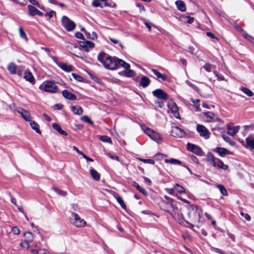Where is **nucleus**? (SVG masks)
Here are the masks:
<instances>
[{
    "instance_id": "e2e57ef3",
    "label": "nucleus",
    "mask_w": 254,
    "mask_h": 254,
    "mask_svg": "<svg viewBox=\"0 0 254 254\" xmlns=\"http://www.w3.org/2000/svg\"><path fill=\"white\" fill-rule=\"evenodd\" d=\"M206 35L208 37L211 38V39L218 40V39L216 37V36L211 32H207Z\"/></svg>"
},
{
    "instance_id": "412c9836",
    "label": "nucleus",
    "mask_w": 254,
    "mask_h": 254,
    "mask_svg": "<svg viewBox=\"0 0 254 254\" xmlns=\"http://www.w3.org/2000/svg\"><path fill=\"white\" fill-rule=\"evenodd\" d=\"M124 68L125 69V70L123 72L121 73L122 75H125L127 77H132L134 76V75H135V72L132 70L129 69V64L127 68Z\"/></svg>"
},
{
    "instance_id": "5701e85b",
    "label": "nucleus",
    "mask_w": 254,
    "mask_h": 254,
    "mask_svg": "<svg viewBox=\"0 0 254 254\" xmlns=\"http://www.w3.org/2000/svg\"><path fill=\"white\" fill-rule=\"evenodd\" d=\"M150 82L151 81L148 77L143 76L142 77L140 80L139 85L142 87L145 88L150 84Z\"/></svg>"
},
{
    "instance_id": "774afa93",
    "label": "nucleus",
    "mask_w": 254,
    "mask_h": 254,
    "mask_svg": "<svg viewBox=\"0 0 254 254\" xmlns=\"http://www.w3.org/2000/svg\"><path fill=\"white\" fill-rule=\"evenodd\" d=\"M143 179L145 183L149 185H151L152 182L151 181L149 178L146 177H143Z\"/></svg>"
},
{
    "instance_id": "9b49d317",
    "label": "nucleus",
    "mask_w": 254,
    "mask_h": 254,
    "mask_svg": "<svg viewBox=\"0 0 254 254\" xmlns=\"http://www.w3.org/2000/svg\"><path fill=\"white\" fill-rule=\"evenodd\" d=\"M153 95L159 99L166 100L168 98L167 94L161 89H157L152 92Z\"/></svg>"
},
{
    "instance_id": "c85d7f7f",
    "label": "nucleus",
    "mask_w": 254,
    "mask_h": 254,
    "mask_svg": "<svg viewBox=\"0 0 254 254\" xmlns=\"http://www.w3.org/2000/svg\"><path fill=\"white\" fill-rule=\"evenodd\" d=\"M151 71L158 78H161L163 81H165L167 79V75L166 74H162L155 69H152Z\"/></svg>"
},
{
    "instance_id": "680f3d73",
    "label": "nucleus",
    "mask_w": 254,
    "mask_h": 254,
    "mask_svg": "<svg viewBox=\"0 0 254 254\" xmlns=\"http://www.w3.org/2000/svg\"><path fill=\"white\" fill-rule=\"evenodd\" d=\"M166 190L167 191V192H168L169 194H172V195H173L175 191L174 187L173 188L166 189Z\"/></svg>"
},
{
    "instance_id": "37998d69",
    "label": "nucleus",
    "mask_w": 254,
    "mask_h": 254,
    "mask_svg": "<svg viewBox=\"0 0 254 254\" xmlns=\"http://www.w3.org/2000/svg\"><path fill=\"white\" fill-rule=\"evenodd\" d=\"M100 140L104 142H108L110 144L112 143L111 138L106 135H102L100 136Z\"/></svg>"
},
{
    "instance_id": "4d7b16f0",
    "label": "nucleus",
    "mask_w": 254,
    "mask_h": 254,
    "mask_svg": "<svg viewBox=\"0 0 254 254\" xmlns=\"http://www.w3.org/2000/svg\"><path fill=\"white\" fill-rule=\"evenodd\" d=\"M139 160V161L146 163H149L152 164L154 163V161L151 159H143L140 158Z\"/></svg>"
},
{
    "instance_id": "a211bd4d",
    "label": "nucleus",
    "mask_w": 254,
    "mask_h": 254,
    "mask_svg": "<svg viewBox=\"0 0 254 254\" xmlns=\"http://www.w3.org/2000/svg\"><path fill=\"white\" fill-rule=\"evenodd\" d=\"M23 78L24 79L32 84L35 83V78L32 73L29 70H26L24 72Z\"/></svg>"
},
{
    "instance_id": "72a5a7b5",
    "label": "nucleus",
    "mask_w": 254,
    "mask_h": 254,
    "mask_svg": "<svg viewBox=\"0 0 254 254\" xmlns=\"http://www.w3.org/2000/svg\"><path fill=\"white\" fill-rule=\"evenodd\" d=\"M90 174L92 177L96 181H99L100 178V174L94 169L90 170Z\"/></svg>"
},
{
    "instance_id": "f704fd0d",
    "label": "nucleus",
    "mask_w": 254,
    "mask_h": 254,
    "mask_svg": "<svg viewBox=\"0 0 254 254\" xmlns=\"http://www.w3.org/2000/svg\"><path fill=\"white\" fill-rule=\"evenodd\" d=\"M107 56L104 52H100L97 57L98 60L104 64V63L106 61V58H107Z\"/></svg>"
},
{
    "instance_id": "de8ad7c7",
    "label": "nucleus",
    "mask_w": 254,
    "mask_h": 254,
    "mask_svg": "<svg viewBox=\"0 0 254 254\" xmlns=\"http://www.w3.org/2000/svg\"><path fill=\"white\" fill-rule=\"evenodd\" d=\"M19 35L21 38L27 39L26 35L22 27L19 28Z\"/></svg>"
},
{
    "instance_id": "2f4dec72",
    "label": "nucleus",
    "mask_w": 254,
    "mask_h": 254,
    "mask_svg": "<svg viewBox=\"0 0 254 254\" xmlns=\"http://www.w3.org/2000/svg\"><path fill=\"white\" fill-rule=\"evenodd\" d=\"M71 111L74 114L79 115H81L83 113L82 109L79 106H75L72 107Z\"/></svg>"
},
{
    "instance_id": "f3484780",
    "label": "nucleus",
    "mask_w": 254,
    "mask_h": 254,
    "mask_svg": "<svg viewBox=\"0 0 254 254\" xmlns=\"http://www.w3.org/2000/svg\"><path fill=\"white\" fill-rule=\"evenodd\" d=\"M95 45L94 44L89 41H85L83 42H80V46L85 49L86 52H88L89 49H92L94 48Z\"/></svg>"
},
{
    "instance_id": "cd10ccee",
    "label": "nucleus",
    "mask_w": 254,
    "mask_h": 254,
    "mask_svg": "<svg viewBox=\"0 0 254 254\" xmlns=\"http://www.w3.org/2000/svg\"><path fill=\"white\" fill-rule=\"evenodd\" d=\"M52 127L54 129L56 130L59 133L63 135H67V133L65 131L63 130L60 126L57 123H53L52 125Z\"/></svg>"
},
{
    "instance_id": "dca6fc26",
    "label": "nucleus",
    "mask_w": 254,
    "mask_h": 254,
    "mask_svg": "<svg viewBox=\"0 0 254 254\" xmlns=\"http://www.w3.org/2000/svg\"><path fill=\"white\" fill-rule=\"evenodd\" d=\"M227 133L229 135L234 136L238 132L240 129V126H231L230 125H227Z\"/></svg>"
},
{
    "instance_id": "052dcab7",
    "label": "nucleus",
    "mask_w": 254,
    "mask_h": 254,
    "mask_svg": "<svg viewBox=\"0 0 254 254\" xmlns=\"http://www.w3.org/2000/svg\"><path fill=\"white\" fill-rule=\"evenodd\" d=\"M56 13L54 11H51L49 12L46 13L45 14V16H48L49 18H52L54 14H55Z\"/></svg>"
},
{
    "instance_id": "4468645a",
    "label": "nucleus",
    "mask_w": 254,
    "mask_h": 254,
    "mask_svg": "<svg viewBox=\"0 0 254 254\" xmlns=\"http://www.w3.org/2000/svg\"><path fill=\"white\" fill-rule=\"evenodd\" d=\"M207 161L209 162L213 167H216L219 159L215 158L210 152H208L206 155Z\"/></svg>"
},
{
    "instance_id": "c756f323",
    "label": "nucleus",
    "mask_w": 254,
    "mask_h": 254,
    "mask_svg": "<svg viewBox=\"0 0 254 254\" xmlns=\"http://www.w3.org/2000/svg\"><path fill=\"white\" fill-rule=\"evenodd\" d=\"M82 31H84L87 38L94 40L97 38V35L95 32L92 31L91 33L87 32L83 28L81 29Z\"/></svg>"
},
{
    "instance_id": "f03ea898",
    "label": "nucleus",
    "mask_w": 254,
    "mask_h": 254,
    "mask_svg": "<svg viewBox=\"0 0 254 254\" xmlns=\"http://www.w3.org/2000/svg\"><path fill=\"white\" fill-rule=\"evenodd\" d=\"M104 66L107 69L115 70L119 68L120 66L127 68L129 64L124 61L119 59L116 57H111L110 56L106 58V61L104 63Z\"/></svg>"
},
{
    "instance_id": "aec40b11",
    "label": "nucleus",
    "mask_w": 254,
    "mask_h": 254,
    "mask_svg": "<svg viewBox=\"0 0 254 254\" xmlns=\"http://www.w3.org/2000/svg\"><path fill=\"white\" fill-rule=\"evenodd\" d=\"M62 95L65 98L69 100H75L76 99V97L74 94L66 90L63 91Z\"/></svg>"
},
{
    "instance_id": "ea45409f",
    "label": "nucleus",
    "mask_w": 254,
    "mask_h": 254,
    "mask_svg": "<svg viewBox=\"0 0 254 254\" xmlns=\"http://www.w3.org/2000/svg\"><path fill=\"white\" fill-rule=\"evenodd\" d=\"M221 135L223 139L227 142H228L231 145H234L235 142L234 141L231 140L230 138L226 136L224 132H221Z\"/></svg>"
},
{
    "instance_id": "6ab92c4d",
    "label": "nucleus",
    "mask_w": 254,
    "mask_h": 254,
    "mask_svg": "<svg viewBox=\"0 0 254 254\" xmlns=\"http://www.w3.org/2000/svg\"><path fill=\"white\" fill-rule=\"evenodd\" d=\"M234 26L237 28L238 30L240 31L241 34L243 37L254 44V39L251 36L246 33L245 31L242 30L237 24H235Z\"/></svg>"
},
{
    "instance_id": "3c124183",
    "label": "nucleus",
    "mask_w": 254,
    "mask_h": 254,
    "mask_svg": "<svg viewBox=\"0 0 254 254\" xmlns=\"http://www.w3.org/2000/svg\"><path fill=\"white\" fill-rule=\"evenodd\" d=\"M72 76L76 80L78 81H83V78L81 77L80 76L77 75L76 74L74 73H72L71 74Z\"/></svg>"
},
{
    "instance_id": "8fccbe9b",
    "label": "nucleus",
    "mask_w": 254,
    "mask_h": 254,
    "mask_svg": "<svg viewBox=\"0 0 254 254\" xmlns=\"http://www.w3.org/2000/svg\"><path fill=\"white\" fill-rule=\"evenodd\" d=\"M81 120L85 122H86V123H88L90 124H93V122L92 121L86 116H82L81 118Z\"/></svg>"
},
{
    "instance_id": "ddd939ff",
    "label": "nucleus",
    "mask_w": 254,
    "mask_h": 254,
    "mask_svg": "<svg viewBox=\"0 0 254 254\" xmlns=\"http://www.w3.org/2000/svg\"><path fill=\"white\" fill-rule=\"evenodd\" d=\"M16 112L19 113L22 118L26 121H30L31 119V116L30 115V113L22 108H20L19 110H17Z\"/></svg>"
},
{
    "instance_id": "a878e982",
    "label": "nucleus",
    "mask_w": 254,
    "mask_h": 254,
    "mask_svg": "<svg viewBox=\"0 0 254 254\" xmlns=\"http://www.w3.org/2000/svg\"><path fill=\"white\" fill-rule=\"evenodd\" d=\"M175 3L177 7V8L179 10L182 12H184L186 10V4L184 1L178 0L176 1Z\"/></svg>"
},
{
    "instance_id": "338daca9",
    "label": "nucleus",
    "mask_w": 254,
    "mask_h": 254,
    "mask_svg": "<svg viewBox=\"0 0 254 254\" xmlns=\"http://www.w3.org/2000/svg\"><path fill=\"white\" fill-rule=\"evenodd\" d=\"M83 158H84L85 159H86L87 161H90V162H93V160L87 156H86L85 154H84L83 153H82V154L81 155Z\"/></svg>"
},
{
    "instance_id": "2eb2a0df",
    "label": "nucleus",
    "mask_w": 254,
    "mask_h": 254,
    "mask_svg": "<svg viewBox=\"0 0 254 254\" xmlns=\"http://www.w3.org/2000/svg\"><path fill=\"white\" fill-rule=\"evenodd\" d=\"M168 107L171 110L172 113L176 118H179L178 107L175 103L173 102H169L168 104Z\"/></svg>"
},
{
    "instance_id": "79ce46f5",
    "label": "nucleus",
    "mask_w": 254,
    "mask_h": 254,
    "mask_svg": "<svg viewBox=\"0 0 254 254\" xmlns=\"http://www.w3.org/2000/svg\"><path fill=\"white\" fill-rule=\"evenodd\" d=\"M217 188L219 190L221 194L223 195L227 196L228 194L227 190L225 189L224 186L221 185H217Z\"/></svg>"
},
{
    "instance_id": "6e6552de",
    "label": "nucleus",
    "mask_w": 254,
    "mask_h": 254,
    "mask_svg": "<svg viewBox=\"0 0 254 254\" xmlns=\"http://www.w3.org/2000/svg\"><path fill=\"white\" fill-rule=\"evenodd\" d=\"M7 69L11 74H17L20 77L22 75V69H20V67H17V65L13 63H10L8 64Z\"/></svg>"
},
{
    "instance_id": "a18cd8bd",
    "label": "nucleus",
    "mask_w": 254,
    "mask_h": 254,
    "mask_svg": "<svg viewBox=\"0 0 254 254\" xmlns=\"http://www.w3.org/2000/svg\"><path fill=\"white\" fill-rule=\"evenodd\" d=\"M219 169H222L223 170H226L228 168V166L226 165H225L223 162L220 160H219L218 163H217V167Z\"/></svg>"
},
{
    "instance_id": "c9c22d12",
    "label": "nucleus",
    "mask_w": 254,
    "mask_h": 254,
    "mask_svg": "<svg viewBox=\"0 0 254 254\" xmlns=\"http://www.w3.org/2000/svg\"><path fill=\"white\" fill-rule=\"evenodd\" d=\"M30 125L34 130L38 133H41V131L39 129V125L35 121H31Z\"/></svg>"
},
{
    "instance_id": "49530a36",
    "label": "nucleus",
    "mask_w": 254,
    "mask_h": 254,
    "mask_svg": "<svg viewBox=\"0 0 254 254\" xmlns=\"http://www.w3.org/2000/svg\"><path fill=\"white\" fill-rule=\"evenodd\" d=\"M105 154L107 156H109L111 159L116 160L117 161H120L119 157L118 156L116 155H113V154H111L110 153H108V152H105Z\"/></svg>"
},
{
    "instance_id": "7c9ffc66",
    "label": "nucleus",
    "mask_w": 254,
    "mask_h": 254,
    "mask_svg": "<svg viewBox=\"0 0 254 254\" xmlns=\"http://www.w3.org/2000/svg\"><path fill=\"white\" fill-rule=\"evenodd\" d=\"M28 9V14L31 16H34L37 14L38 9L32 5L27 6Z\"/></svg>"
},
{
    "instance_id": "69168bd1",
    "label": "nucleus",
    "mask_w": 254,
    "mask_h": 254,
    "mask_svg": "<svg viewBox=\"0 0 254 254\" xmlns=\"http://www.w3.org/2000/svg\"><path fill=\"white\" fill-rule=\"evenodd\" d=\"M186 18L187 19L186 20L189 23H191L194 21V18L193 17H191L190 16H187L186 17Z\"/></svg>"
},
{
    "instance_id": "0e129e2a",
    "label": "nucleus",
    "mask_w": 254,
    "mask_h": 254,
    "mask_svg": "<svg viewBox=\"0 0 254 254\" xmlns=\"http://www.w3.org/2000/svg\"><path fill=\"white\" fill-rule=\"evenodd\" d=\"M75 37L79 39H82L84 38L83 35L80 32H76L75 33Z\"/></svg>"
},
{
    "instance_id": "7ed1b4c3",
    "label": "nucleus",
    "mask_w": 254,
    "mask_h": 254,
    "mask_svg": "<svg viewBox=\"0 0 254 254\" xmlns=\"http://www.w3.org/2000/svg\"><path fill=\"white\" fill-rule=\"evenodd\" d=\"M39 89L47 92L55 93L58 92V87L54 82L47 81L40 85Z\"/></svg>"
},
{
    "instance_id": "20e7f679",
    "label": "nucleus",
    "mask_w": 254,
    "mask_h": 254,
    "mask_svg": "<svg viewBox=\"0 0 254 254\" xmlns=\"http://www.w3.org/2000/svg\"><path fill=\"white\" fill-rule=\"evenodd\" d=\"M142 129L144 131V132L152 140H154L155 141L160 143L161 140V137L159 133L155 132L152 129H151L150 128L144 127H142Z\"/></svg>"
},
{
    "instance_id": "f8f14e48",
    "label": "nucleus",
    "mask_w": 254,
    "mask_h": 254,
    "mask_svg": "<svg viewBox=\"0 0 254 254\" xmlns=\"http://www.w3.org/2000/svg\"><path fill=\"white\" fill-rule=\"evenodd\" d=\"M171 134L176 137H182L185 135L184 130L179 127H172Z\"/></svg>"
},
{
    "instance_id": "58836bf2",
    "label": "nucleus",
    "mask_w": 254,
    "mask_h": 254,
    "mask_svg": "<svg viewBox=\"0 0 254 254\" xmlns=\"http://www.w3.org/2000/svg\"><path fill=\"white\" fill-rule=\"evenodd\" d=\"M24 236L25 238V241L28 242H31L33 240V236L32 233L27 232L24 233Z\"/></svg>"
},
{
    "instance_id": "bb28decb",
    "label": "nucleus",
    "mask_w": 254,
    "mask_h": 254,
    "mask_svg": "<svg viewBox=\"0 0 254 254\" xmlns=\"http://www.w3.org/2000/svg\"><path fill=\"white\" fill-rule=\"evenodd\" d=\"M58 65L61 68L66 72H70L73 70V67L71 65L67 64L65 63H62L58 64Z\"/></svg>"
},
{
    "instance_id": "e433bc0d",
    "label": "nucleus",
    "mask_w": 254,
    "mask_h": 254,
    "mask_svg": "<svg viewBox=\"0 0 254 254\" xmlns=\"http://www.w3.org/2000/svg\"><path fill=\"white\" fill-rule=\"evenodd\" d=\"M241 90L249 97H252L254 95L253 92L247 87H242Z\"/></svg>"
},
{
    "instance_id": "13d9d810",
    "label": "nucleus",
    "mask_w": 254,
    "mask_h": 254,
    "mask_svg": "<svg viewBox=\"0 0 254 254\" xmlns=\"http://www.w3.org/2000/svg\"><path fill=\"white\" fill-rule=\"evenodd\" d=\"M155 157L156 160H161L164 158V155L161 153H157L155 155Z\"/></svg>"
},
{
    "instance_id": "864d4df0",
    "label": "nucleus",
    "mask_w": 254,
    "mask_h": 254,
    "mask_svg": "<svg viewBox=\"0 0 254 254\" xmlns=\"http://www.w3.org/2000/svg\"><path fill=\"white\" fill-rule=\"evenodd\" d=\"M29 2L33 5H36L38 7L43 9L42 7L40 5L39 2L36 0H29Z\"/></svg>"
},
{
    "instance_id": "9d476101",
    "label": "nucleus",
    "mask_w": 254,
    "mask_h": 254,
    "mask_svg": "<svg viewBox=\"0 0 254 254\" xmlns=\"http://www.w3.org/2000/svg\"><path fill=\"white\" fill-rule=\"evenodd\" d=\"M187 148L189 150L197 155L202 156L203 155V151L201 148L196 145L188 143L187 144Z\"/></svg>"
},
{
    "instance_id": "4c0bfd02",
    "label": "nucleus",
    "mask_w": 254,
    "mask_h": 254,
    "mask_svg": "<svg viewBox=\"0 0 254 254\" xmlns=\"http://www.w3.org/2000/svg\"><path fill=\"white\" fill-rule=\"evenodd\" d=\"M52 190L58 194L62 196H65L67 195V192L65 191L60 190L57 188L54 187L52 188Z\"/></svg>"
},
{
    "instance_id": "f257e3e1",
    "label": "nucleus",
    "mask_w": 254,
    "mask_h": 254,
    "mask_svg": "<svg viewBox=\"0 0 254 254\" xmlns=\"http://www.w3.org/2000/svg\"><path fill=\"white\" fill-rule=\"evenodd\" d=\"M161 206L162 209L169 213L177 221L180 223L182 222L183 215L177 206L176 202L174 201L171 202L162 201Z\"/></svg>"
},
{
    "instance_id": "39448f33",
    "label": "nucleus",
    "mask_w": 254,
    "mask_h": 254,
    "mask_svg": "<svg viewBox=\"0 0 254 254\" xmlns=\"http://www.w3.org/2000/svg\"><path fill=\"white\" fill-rule=\"evenodd\" d=\"M70 221L71 224L76 227H83L86 224V222L76 213L72 214V217Z\"/></svg>"
},
{
    "instance_id": "09e8293b",
    "label": "nucleus",
    "mask_w": 254,
    "mask_h": 254,
    "mask_svg": "<svg viewBox=\"0 0 254 254\" xmlns=\"http://www.w3.org/2000/svg\"><path fill=\"white\" fill-rule=\"evenodd\" d=\"M92 5L94 7H100L102 8V4L100 3L99 0H94L92 2Z\"/></svg>"
},
{
    "instance_id": "bf43d9fd",
    "label": "nucleus",
    "mask_w": 254,
    "mask_h": 254,
    "mask_svg": "<svg viewBox=\"0 0 254 254\" xmlns=\"http://www.w3.org/2000/svg\"><path fill=\"white\" fill-rule=\"evenodd\" d=\"M12 233L15 235H18L20 234V230L17 227H14L12 229Z\"/></svg>"
},
{
    "instance_id": "c03bdc74",
    "label": "nucleus",
    "mask_w": 254,
    "mask_h": 254,
    "mask_svg": "<svg viewBox=\"0 0 254 254\" xmlns=\"http://www.w3.org/2000/svg\"><path fill=\"white\" fill-rule=\"evenodd\" d=\"M165 162L166 163H171V164H181V162L178 160H177L176 159H166L165 160Z\"/></svg>"
},
{
    "instance_id": "1a4fd4ad",
    "label": "nucleus",
    "mask_w": 254,
    "mask_h": 254,
    "mask_svg": "<svg viewBox=\"0 0 254 254\" xmlns=\"http://www.w3.org/2000/svg\"><path fill=\"white\" fill-rule=\"evenodd\" d=\"M208 122H217L220 124H223L224 122L212 112L203 113Z\"/></svg>"
},
{
    "instance_id": "b1692460",
    "label": "nucleus",
    "mask_w": 254,
    "mask_h": 254,
    "mask_svg": "<svg viewBox=\"0 0 254 254\" xmlns=\"http://www.w3.org/2000/svg\"><path fill=\"white\" fill-rule=\"evenodd\" d=\"M215 151L217 152L221 157H224L225 155L229 153V151L226 148L222 147H217L215 149Z\"/></svg>"
},
{
    "instance_id": "0eeeda50",
    "label": "nucleus",
    "mask_w": 254,
    "mask_h": 254,
    "mask_svg": "<svg viewBox=\"0 0 254 254\" xmlns=\"http://www.w3.org/2000/svg\"><path fill=\"white\" fill-rule=\"evenodd\" d=\"M196 130L201 136L205 139H208L209 138L210 133L204 126L197 124L196 126Z\"/></svg>"
},
{
    "instance_id": "603ef678",
    "label": "nucleus",
    "mask_w": 254,
    "mask_h": 254,
    "mask_svg": "<svg viewBox=\"0 0 254 254\" xmlns=\"http://www.w3.org/2000/svg\"><path fill=\"white\" fill-rule=\"evenodd\" d=\"M20 245L22 248H26V249H28L30 246L29 242H26V241H24V242H22L20 243Z\"/></svg>"
},
{
    "instance_id": "4be33fe9",
    "label": "nucleus",
    "mask_w": 254,
    "mask_h": 254,
    "mask_svg": "<svg viewBox=\"0 0 254 254\" xmlns=\"http://www.w3.org/2000/svg\"><path fill=\"white\" fill-rule=\"evenodd\" d=\"M113 195L116 198L117 201L120 204L121 207L123 209H125L126 208V205L125 203L123 198L121 196H120L117 193L115 192H113Z\"/></svg>"
},
{
    "instance_id": "393cba45",
    "label": "nucleus",
    "mask_w": 254,
    "mask_h": 254,
    "mask_svg": "<svg viewBox=\"0 0 254 254\" xmlns=\"http://www.w3.org/2000/svg\"><path fill=\"white\" fill-rule=\"evenodd\" d=\"M203 68L207 72H210L213 70L214 73L216 76H217V72L215 70H214L216 68V66L215 65L207 63L203 65Z\"/></svg>"
},
{
    "instance_id": "473e14b6",
    "label": "nucleus",
    "mask_w": 254,
    "mask_h": 254,
    "mask_svg": "<svg viewBox=\"0 0 254 254\" xmlns=\"http://www.w3.org/2000/svg\"><path fill=\"white\" fill-rule=\"evenodd\" d=\"M247 147H250L252 149H254V138L251 136L247 137L246 139Z\"/></svg>"
},
{
    "instance_id": "5fc2aeb1",
    "label": "nucleus",
    "mask_w": 254,
    "mask_h": 254,
    "mask_svg": "<svg viewBox=\"0 0 254 254\" xmlns=\"http://www.w3.org/2000/svg\"><path fill=\"white\" fill-rule=\"evenodd\" d=\"M190 208L192 209V211H193V214L194 215V216L193 217L192 219H195V217H196L198 215L197 213V207L195 206H191Z\"/></svg>"
},
{
    "instance_id": "423d86ee",
    "label": "nucleus",
    "mask_w": 254,
    "mask_h": 254,
    "mask_svg": "<svg viewBox=\"0 0 254 254\" xmlns=\"http://www.w3.org/2000/svg\"><path fill=\"white\" fill-rule=\"evenodd\" d=\"M62 22L63 26L68 31L73 30L75 28V24L74 22L65 16L63 17Z\"/></svg>"
},
{
    "instance_id": "a19ab883",
    "label": "nucleus",
    "mask_w": 254,
    "mask_h": 254,
    "mask_svg": "<svg viewBox=\"0 0 254 254\" xmlns=\"http://www.w3.org/2000/svg\"><path fill=\"white\" fill-rule=\"evenodd\" d=\"M174 187L175 191L179 193H184L185 191V189L182 186H180L178 184H176Z\"/></svg>"
},
{
    "instance_id": "6e6d98bb",
    "label": "nucleus",
    "mask_w": 254,
    "mask_h": 254,
    "mask_svg": "<svg viewBox=\"0 0 254 254\" xmlns=\"http://www.w3.org/2000/svg\"><path fill=\"white\" fill-rule=\"evenodd\" d=\"M240 214L242 216L244 217L247 221H249L251 220V217L248 214L241 212L240 213Z\"/></svg>"
}]
</instances>
